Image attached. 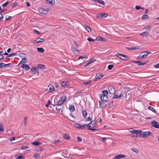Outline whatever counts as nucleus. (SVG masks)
Segmentation results:
<instances>
[{
    "label": "nucleus",
    "mask_w": 159,
    "mask_h": 159,
    "mask_svg": "<svg viewBox=\"0 0 159 159\" xmlns=\"http://www.w3.org/2000/svg\"><path fill=\"white\" fill-rule=\"evenodd\" d=\"M137 48H136V47H132L130 48H128V49L130 50H135Z\"/></svg>",
    "instance_id": "13d9d810"
},
{
    "label": "nucleus",
    "mask_w": 159,
    "mask_h": 159,
    "mask_svg": "<svg viewBox=\"0 0 159 159\" xmlns=\"http://www.w3.org/2000/svg\"><path fill=\"white\" fill-rule=\"evenodd\" d=\"M46 2L47 3H49L52 5H53L55 3L54 0H46Z\"/></svg>",
    "instance_id": "6ab92c4d"
},
{
    "label": "nucleus",
    "mask_w": 159,
    "mask_h": 159,
    "mask_svg": "<svg viewBox=\"0 0 159 159\" xmlns=\"http://www.w3.org/2000/svg\"><path fill=\"white\" fill-rule=\"evenodd\" d=\"M85 29L86 30L89 32H90L91 31L90 28L88 26H85Z\"/></svg>",
    "instance_id": "c9c22d12"
},
{
    "label": "nucleus",
    "mask_w": 159,
    "mask_h": 159,
    "mask_svg": "<svg viewBox=\"0 0 159 159\" xmlns=\"http://www.w3.org/2000/svg\"><path fill=\"white\" fill-rule=\"evenodd\" d=\"M91 83V80L89 81L88 82H84V84H90Z\"/></svg>",
    "instance_id": "e2e57ef3"
},
{
    "label": "nucleus",
    "mask_w": 159,
    "mask_h": 159,
    "mask_svg": "<svg viewBox=\"0 0 159 159\" xmlns=\"http://www.w3.org/2000/svg\"><path fill=\"white\" fill-rule=\"evenodd\" d=\"M87 40L88 41H89V42H91V41H93V42H94L95 41V39H92L91 38H87Z\"/></svg>",
    "instance_id": "8fccbe9b"
},
{
    "label": "nucleus",
    "mask_w": 159,
    "mask_h": 159,
    "mask_svg": "<svg viewBox=\"0 0 159 159\" xmlns=\"http://www.w3.org/2000/svg\"><path fill=\"white\" fill-rule=\"evenodd\" d=\"M54 90V88L53 85L51 84H50L47 87L46 90L49 92H53Z\"/></svg>",
    "instance_id": "0eeeda50"
},
{
    "label": "nucleus",
    "mask_w": 159,
    "mask_h": 159,
    "mask_svg": "<svg viewBox=\"0 0 159 159\" xmlns=\"http://www.w3.org/2000/svg\"><path fill=\"white\" fill-rule=\"evenodd\" d=\"M123 93H122V94L121 93L120 95H115L114 97L112 98H120L121 96H123Z\"/></svg>",
    "instance_id": "bb28decb"
},
{
    "label": "nucleus",
    "mask_w": 159,
    "mask_h": 159,
    "mask_svg": "<svg viewBox=\"0 0 159 159\" xmlns=\"http://www.w3.org/2000/svg\"><path fill=\"white\" fill-rule=\"evenodd\" d=\"M37 50L39 52L42 53L43 52L45 51L44 49L42 48H38Z\"/></svg>",
    "instance_id": "a878e982"
},
{
    "label": "nucleus",
    "mask_w": 159,
    "mask_h": 159,
    "mask_svg": "<svg viewBox=\"0 0 159 159\" xmlns=\"http://www.w3.org/2000/svg\"><path fill=\"white\" fill-rule=\"evenodd\" d=\"M9 1H7L6 3L2 5V7H4L7 6V5L9 4Z\"/></svg>",
    "instance_id": "ea45409f"
},
{
    "label": "nucleus",
    "mask_w": 159,
    "mask_h": 159,
    "mask_svg": "<svg viewBox=\"0 0 159 159\" xmlns=\"http://www.w3.org/2000/svg\"><path fill=\"white\" fill-rule=\"evenodd\" d=\"M148 18V16L147 15H143L142 17V19H147Z\"/></svg>",
    "instance_id": "4c0bfd02"
},
{
    "label": "nucleus",
    "mask_w": 159,
    "mask_h": 159,
    "mask_svg": "<svg viewBox=\"0 0 159 159\" xmlns=\"http://www.w3.org/2000/svg\"><path fill=\"white\" fill-rule=\"evenodd\" d=\"M29 147L25 146H22L21 147V149L22 150L26 149L29 148Z\"/></svg>",
    "instance_id": "09e8293b"
},
{
    "label": "nucleus",
    "mask_w": 159,
    "mask_h": 159,
    "mask_svg": "<svg viewBox=\"0 0 159 159\" xmlns=\"http://www.w3.org/2000/svg\"><path fill=\"white\" fill-rule=\"evenodd\" d=\"M51 104L50 101V100H48V102L47 104L46 105V106L47 107H48L49 105Z\"/></svg>",
    "instance_id": "bf43d9fd"
},
{
    "label": "nucleus",
    "mask_w": 159,
    "mask_h": 159,
    "mask_svg": "<svg viewBox=\"0 0 159 159\" xmlns=\"http://www.w3.org/2000/svg\"><path fill=\"white\" fill-rule=\"evenodd\" d=\"M82 112L83 117L85 118H86L87 116V112L84 110L82 111Z\"/></svg>",
    "instance_id": "473e14b6"
},
{
    "label": "nucleus",
    "mask_w": 159,
    "mask_h": 159,
    "mask_svg": "<svg viewBox=\"0 0 159 159\" xmlns=\"http://www.w3.org/2000/svg\"><path fill=\"white\" fill-rule=\"evenodd\" d=\"M148 54H146L145 52H143L140 53L139 56L137 57V60H140V58L143 59L146 58Z\"/></svg>",
    "instance_id": "7ed1b4c3"
},
{
    "label": "nucleus",
    "mask_w": 159,
    "mask_h": 159,
    "mask_svg": "<svg viewBox=\"0 0 159 159\" xmlns=\"http://www.w3.org/2000/svg\"><path fill=\"white\" fill-rule=\"evenodd\" d=\"M132 151H133V152H134L136 153L137 154H138L139 153V151L137 149H136L134 148V149H132Z\"/></svg>",
    "instance_id": "a19ab883"
},
{
    "label": "nucleus",
    "mask_w": 159,
    "mask_h": 159,
    "mask_svg": "<svg viewBox=\"0 0 159 159\" xmlns=\"http://www.w3.org/2000/svg\"><path fill=\"white\" fill-rule=\"evenodd\" d=\"M60 142V140H54L52 141V142L55 144H56Z\"/></svg>",
    "instance_id": "5fc2aeb1"
},
{
    "label": "nucleus",
    "mask_w": 159,
    "mask_h": 159,
    "mask_svg": "<svg viewBox=\"0 0 159 159\" xmlns=\"http://www.w3.org/2000/svg\"><path fill=\"white\" fill-rule=\"evenodd\" d=\"M12 17L11 16H9L8 17H7V16L6 17V20H11V19Z\"/></svg>",
    "instance_id": "603ef678"
},
{
    "label": "nucleus",
    "mask_w": 159,
    "mask_h": 159,
    "mask_svg": "<svg viewBox=\"0 0 159 159\" xmlns=\"http://www.w3.org/2000/svg\"><path fill=\"white\" fill-rule=\"evenodd\" d=\"M148 109L149 110H150L151 111H153V112H154V113H155L156 112V111L154 109V108H153L152 107L149 106L148 107Z\"/></svg>",
    "instance_id": "2f4dec72"
},
{
    "label": "nucleus",
    "mask_w": 159,
    "mask_h": 159,
    "mask_svg": "<svg viewBox=\"0 0 159 159\" xmlns=\"http://www.w3.org/2000/svg\"><path fill=\"white\" fill-rule=\"evenodd\" d=\"M70 137L69 135L67 134H65L64 136V138L65 139H67V140L69 139H70Z\"/></svg>",
    "instance_id": "72a5a7b5"
},
{
    "label": "nucleus",
    "mask_w": 159,
    "mask_h": 159,
    "mask_svg": "<svg viewBox=\"0 0 159 159\" xmlns=\"http://www.w3.org/2000/svg\"><path fill=\"white\" fill-rule=\"evenodd\" d=\"M107 96H104V102H107Z\"/></svg>",
    "instance_id": "4d7b16f0"
},
{
    "label": "nucleus",
    "mask_w": 159,
    "mask_h": 159,
    "mask_svg": "<svg viewBox=\"0 0 159 159\" xmlns=\"http://www.w3.org/2000/svg\"><path fill=\"white\" fill-rule=\"evenodd\" d=\"M102 94H101L102 95L107 96L108 94V92L107 91L104 90L102 91Z\"/></svg>",
    "instance_id": "c756f323"
},
{
    "label": "nucleus",
    "mask_w": 159,
    "mask_h": 159,
    "mask_svg": "<svg viewBox=\"0 0 159 159\" xmlns=\"http://www.w3.org/2000/svg\"><path fill=\"white\" fill-rule=\"evenodd\" d=\"M113 67V65H110L108 66V68L109 70H111Z\"/></svg>",
    "instance_id": "49530a36"
},
{
    "label": "nucleus",
    "mask_w": 159,
    "mask_h": 159,
    "mask_svg": "<svg viewBox=\"0 0 159 159\" xmlns=\"http://www.w3.org/2000/svg\"><path fill=\"white\" fill-rule=\"evenodd\" d=\"M35 32H36V34H40V33H41L40 32H39V31H37V30H34V32L35 33Z\"/></svg>",
    "instance_id": "69168bd1"
},
{
    "label": "nucleus",
    "mask_w": 159,
    "mask_h": 159,
    "mask_svg": "<svg viewBox=\"0 0 159 159\" xmlns=\"http://www.w3.org/2000/svg\"><path fill=\"white\" fill-rule=\"evenodd\" d=\"M96 2H98L99 3L102 4L103 5H105V2L102 0H97Z\"/></svg>",
    "instance_id": "f704fd0d"
},
{
    "label": "nucleus",
    "mask_w": 159,
    "mask_h": 159,
    "mask_svg": "<svg viewBox=\"0 0 159 159\" xmlns=\"http://www.w3.org/2000/svg\"><path fill=\"white\" fill-rule=\"evenodd\" d=\"M107 16V15L106 13H99L97 15V17L98 18H105Z\"/></svg>",
    "instance_id": "6e6552de"
},
{
    "label": "nucleus",
    "mask_w": 159,
    "mask_h": 159,
    "mask_svg": "<svg viewBox=\"0 0 159 159\" xmlns=\"http://www.w3.org/2000/svg\"><path fill=\"white\" fill-rule=\"evenodd\" d=\"M147 132H143L141 130V133H139L137 136V137H140L141 136L142 137H146V133Z\"/></svg>",
    "instance_id": "ddd939ff"
},
{
    "label": "nucleus",
    "mask_w": 159,
    "mask_h": 159,
    "mask_svg": "<svg viewBox=\"0 0 159 159\" xmlns=\"http://www.w3.org/2000/svg\"><path fill=\"white\" fill-rule=\"evenodd\" d=\"M151 28V26H148L145 27V29L146 30H148L150 29Z\"/></svg>",
    "instance_id": "338daca9"
},
{
    "label": "nucleus",
    "mask_w": 159,
    "mask_h": 159,
    "mask_svg": "<svg viewBox=\"0 0 159 159\" xmlns=\"http://www.w3.org/2000/svg\"><path fill=\"white\" fill-rule=\"evenodd\" d=\"M49 9H46L43 8H38V11L41 14H47L48 13Z\"/></svg>",
    "instance_id": "423d86ee"
},
{
    "label": "nucleus",
    "mask_w": 159,
    "mask_h": 159,
    "mask_svg": "<svg viewBox=\"0 0 159 159\" xmlns=\"http://www.w3.org/2000/svg\"><path fill=\"white\" fill-rule=\"evenodd\" d=\"M34 156L37 158H38L39 157V154L37 153H35L34 154Z\"/></svg>",
    "instance_id": "79ce46f5"
},
{
    "label": "nucleus",
    "mask_w": 159,
    "mask_h": 159,
    "mask_svg": "<svg viewBox=\"0 0 159 159\" xmlns=\"http://www.w3.org/2000/svg\"><path fill=\"white\" fill-rule=\"evenodd\" d=\"M140 35L146 36V35H149V32H145L142 33H141L140 34Z\"/></svg>",
    "instance_id": "393cba45"
},
{
    "label": "nucleus",
    "mask_w": 159,
    "mask_h": 159,
    "mask_svg": "<svg viewBox=\"0 0 159 159\" xmlns=\"http://www.w3.org/2000/svg\"><path fill=\"white\" fill-rule=\"evenodd\" d=\"M61 85L63 87H65L66 86H68L69 85V84L68 82L67 81L63 82L61 83Z\"/></svg>",
    "instance_id": "f3484780"
},
{
    "label": "nucleus",
    "mask_w": 159,
    "mask_h": 159,
    "mask_svg": "<svg viewBox=\"0 0 159 159\" xmlns=\"http://www.w3.org/2000/svg\"><path fill=\"white\" fill-rule=\"evenodd\" d=\"M37 68L40 69H43L45 68V66L44 65L40 64L37 66Z\"/></svg>",
    "instance_id": "a211bd4d"
},
{
    "label": "nucleus",
    "mask_w": 159,
    "mask_h": 159,
    "mask_svg": "<svg viewBox=\"0 0 159 159\" xmlns=\"http://www.w3.org/2000/svg\"><path fill=\"white\" fill-rule=\"evenodd\" d=\"M44 41V39L43 38H37L36 40L34 41L33 42L34 43H39L43 42Z\"/></svg>",
    "instance_id": "2eb2a0df"
},
{
    "label": "nucleus",
    "mask_w": 159,
    "mask_h": 159,
    "mask_svg": "<svg viewBox=\"0 0 159 159\" xmlns=\"http://www.w3.org/2000/svg\"><path fill=\"white\" fill-rule=\"evenodd\" d=\"M97 120L99 122H101L102 121L101 117L99 116V115L97 116Z\"/></svg>",
    "instance_id": "37998d69"
},
{
    "label": "nucleus",
    "mask_w": 159,
    "mask_h": 159,
    "mask_svg": "<svg viewBox=\"0 0 159 159\" xmlns=\"http://www.w3.org/2000/svg\"><path fill=\"white\" fill-rule=\"evenodd\" d=\"M146 132H147V133H146V137H148L149 136H153L152 133L150 131H147Z\"/></svg>",
    "instance_id": "cd10ccee"
},
{
    "label": "nucleus",
    "mask_w": 159,
    "mask_h": 159,
    "mask_svg": "<svg viewBox=\"0 0 159 159\" xmlns=\"http://www.w3.org/2000/svg\"><path fill=\"white\" fill-rule=\"evenodd\" d=\"M16 158L17 159H23L24 157L22 155H17L16 156Z\"/></svg>",
    "instance_id": "c85d7f7f"
},
{
    "label": "nucleus",
    "mask_w": 159,
    "mask_h": 159,
    "mask_svg": "<svg viewBox=\"0 0 159 159\" xmlns=\"http://www.w3.org/2000/svg\"><path fill=\"white\" fill-rule=\"evenodd\" d=\"M95 61V60L94 58L91 59L84 66L86 67V66H88L89 64H90L91 63L93 62L94 61Z\"/></svg>",
    "instance_id": "412c9836"
},
{
    "label": "nucleus",
    "mask_w": 159,
    "mask_h": 159,
    "mask_svg": "<svg viewBox=\"0 0 159 159\" xmlns=\"http://www.w3.org/2000/svg\"><path fill=\"white\" fill-rule=\"evenodd\" d=\"M95 122H93V121H92L90 123L88 124L87 125H86V126H87L89 128L88 129L91 130H95L96 129L92 128H93L95 127Z\"/></svg>",
    "instance_id": "f03ea898"
},
{
    "label": "nucleus",
    "mask_w": 159,
    "mask_h": 159,
    "mask_svg": "<svg viewBox=\"0 0 159 159\" xmlns=\"http://www.w3.org/2000/svg\"><path fill=\"white\" fill-rule=\"evenodd\" d=\"M125 157V156L122 154L117 155L114 157L113 159H120L121 158Z\"/></svg>",
    "instance_id": "9b49d317"
},
{
    "label": "nucleus",
    "mask_w": 159,
    "mask_h": 159,
    "mask_svg": "<svg viewBox=\"0 0 159 159\" xmlns=\"http://www.w3.org/2000/svg\"><path fill=\"white\" fill-rule=\"evenodd\" d=\"M66 99V97L65 95L62 96L59 100L56 103V105L57 106H61L62 104H63Z\"/></svg>",
    "instance_id": "f257e3e1"
},
{
    "label": "nucleus",
    "mask_w": 159,
    "mask_h": 159,
    "mask_svg": "<svg viewBox=\"0 0 159 159\" xmlns=\"http://www.w3.org/2000/svg\"><path fill=\"white\" fill-rule=\"evenodd\" d=\"M0 66L1 68L5 66V64L4 63H1L0 64Z\"/></svg>",
    "instance_id": "680f3d73"
},
{
    "label": "nucleus",
    "mask_w": 159,
    "mask_h": 159,
    "mask_svg": "<svg viewBox=\"0 0 159 159\" xmlns=\"http://www.w3.org/2000/svg\"><path fill=\"white\" fill-rule=\"evenodd\" d=\"M118 57H119L122 60H126L129 59V57L127 55L122 54H121L117 53L116 54Z\"/></svg>",
    "instance_id": "20e7f679"
},
{
    "label": "nucleus",
    "mask_w": 159,
    "mask_h": 159,
    "mask_svg": "<svg viewBox=\"0 0 159 159\" xmlns=\"http://www.w3.org/2000/svg\"><path fill=\"white\" fill-rule=\"evenodd\" d=\"M69 108L70 111H74L75 110V107L74 106L71 105L69 107Z\"/></svg>",
    "instance_id": "5701e85b"
},
{
    "label": "nucleus",
    "mask_w": 159,
    "mask_h": 159,
    "mask_svg": "<svg viewBox=\"0 0 159 159\" xmlns=\"http://www.w3.org/2000/svg\"><path fill=\"white\" fill-rule=\"evenodd\" d=\"M100 97L101 100L104 102V95H102L101 94L100 95Z\"/></svg>",
    "instance_id": "a18cd8bd"
},
{
    "label": "nucleus",
    "mask_w": 159,
    "mask_h": 159,
    "mask_svg": "<svg viewBox=\"0 0 159 159\" xmlns=\"http://www.w3.org/2000/svg\"><path fill=\"white\" fill-rule=\"evenodd\" d=\"M72 50L73 52H75V51H78V50L76 48H73L72 49Z\"/></svg>",
    "instance_id": "774afa93"
},
{
    "label": "nucleus",
    "mask_w": 159,
    "mask_h": 159,
    "mask_svg": "<svg viewBox=\"0 0 159 159\" xmlns=\"http://www.w3.org/2000/svg\"><path fill=\"white\" fill-rule=\"evenodd\" d=\"M31 144L35 146H37L41 144V143L37 141H36V142H32L31 143Z\"/></svg>",
    "instance_id": "aec40b11"
},
{
    "label": "nucleus",
    "mask_w": 159,
    "mask_h": 159,
    "mask_svg": "<svg viewBox=\"0 0 159 159\" xmlns=\"http://www.w3.org/2000/svg\"><path fill=\"white\" fill-rule=\"evenodd\" d=\"M80 59H83V61H85L86 59V57H80L79 58H78V60H79Z\"/></svg>",
    "instance_id": "c03bdc74"
},
{
    "label": "nucleus",
    "mask_w": 159,
    "mask_h": 159,
    "mask_svg": "<svg viewBox=\"0 0 159 159\" xmlns=\"http://www.w3.org/2000/svg\"><path fill=\"white\" fill-rule=\"evenodd\" d=\"M100 107L102 108H104L107 105L106 104L102 101H99Z\"/></svg>",
    "instance_id": "dca6fc26"
},
{
    "label": "nucleus",
    "mask_w": 159,
    "mask_h": 159,
    "mask_svg": "<svg viewBox=\"0 0 159 159\" xmlns=\"http://www.w3.org/2000/svg\"><path fill=\"white\" fill-rule=\"evenodd\" d=\"M28 120V118L26 117H25L24 119V124L25 126L27 124V121Z\"/></svg>",
    "instance_id": "58836bf2"
},
{
    "label": "nucleus",
    "mask_w": 159,
    "mask_h": 159,
    "mask_svg": "<svg viewBox=\"0 0 159 159\" xmlns=\"http://www.w3.org/2000/svg\"><path fill=\"white\" fill-rule=\"evenodd\" d=\"M17 56V54L16 53H13L12 54H10L9 56L7 57H11L14 56Z\"/></svg>",
    "instance_id": "de8ad7c7"
},
{
    "label": "nucleus",
    "mask_w": 159,
    "mask_h": 159,
    "mask_svg": "<svg viewBox=\"0 0 159 159\" xmlns=\"http://www.w3.org/2000/svg\"><path fill=\"white\" fill-rule=\"evenodd\" d=\"M109 93L111 94H113L115 92V89L112 86H110L108 88Z\"/></svg>",
    "instance_id": "9d476101"
},
{
    "label": "nucleus",
    "mask_w": 159,
    "mask_h": 159,
    "mask_svg": "<svg viewBox=\"0 0 159 159\" xmlns=\"http://www.w3.org/2000/svg\"><path fill=\"white\" fill-rule=\"evenodd\" d=\"M21 67H22L23 68H25L27 70H29L30 68L29 66L27 64H25L24 66H21Z\"/></svg>",
    "instance_id": "4be33fe9"
},
{
    "label": "nucleus",
    "mask_w": 159,
    "mask_h": 159,
    "mask_svg": "<svg viewBox=\"0 0 159 159\" xmlns=\"http://www.w3.org/2000/svg\"><path fill=\"white\" fill-rule=\"evenodd\" d=\"M107 139V138H102V141L103 142H105Z\"/></svg>",
    "instance_id": "0e129e2a"
},
{
    "label": "nucleus",
    "mask_w": 159,
    "mask_h": 159,
    "mask_svg": "<svg viewBox=\"0 0 159 159\" xmlns=\"http://www.w3.org/2000/svg\"><path fill=\"white\" fill-rule=\"evenodd\" d=\"M87 126L86 125H82L80 124L75 123L74 124L75 127L77 128H78L80 129H84L85 128V127Z\"/></svg>",
    "instance_id": "39448f33"
},
{
    "label": "nucleus",
    "mask_w": 159,
    "mask_h": 159,
    "mask_svg": "<svg viewBox=\"0 0 159 159\" xmlns=\"http://www.w3.org/2000/svg\"><path fill=\"white\" fill-rule=\"evenodd\" d=\"M77 141L78 142H81L82 141L81 138L80 137H77Z\"/></svg>",
    "instance_id": "3c124183"
},
{
    "label": "nucleus",
    "mask_w": 159,
    "mask_h": 159,
    "mask_svg": "<svg viewBox=\"0 0 159 159\" xmlns=\"http://www.w3.org/2000/svg\"><path fill=\"white\" fill-rule=\"evenodd\" d=\"M17 4L16 2H15V3H12L11 5V6L12 7H15L17 5Z\"/></svg>",
    "instance_id": "6e6d98bb"
},
{
    "label": "nucleus",
    "mask_w": 159,
    "mask_h": 159,
    "mask_svg": "<svg viewBox=\"0 0 159 159\" xmlns=\"http://www.w3.org/2000/svg\"><path fill=\"white\" fill-rule=\"evenodd\" d=\"M130 132L134 134L138 135V134L141 133V130H135L133 128L130 129Z\"/></svg>",
    "instance_id": "1a4fd4ad"
},
{
    "label": "nucleus",
    "mask_w": 159,
    "mask_h": 159,
    "mask_svg": "<svg viewBox=\"0 0 159 159\" xmlns=\"http://www.w3.org/2000/svg\"><path fill=\"white\" fill-rule=\"evenodd\" d=\"M103 77V75H102V74L98 73H97L96 75L95 81H96L100 79Z\"/></svg>",
    "instance_id": "4468645a"
},
{
    "label": "nucleus",
    "mask_w": 159,
    "mask_h": 159,
    "mask_svg": "<svg viewBox=\"0 0 159 159\" xmlns=\"http://www.w3.org/2000/svg\"><path fill=\"white\" fill-rule=\"evenodd\" d=\"M3 126L2 123L0 125V132L2 133L4 132V129L2 128Z\"/></svg>",
    "instance_id": "e433bc0d"
},
{
    "label": "nucleus",
    "mask_w": 159,
    "mask_h": 159,
    "mask_svg": "<svg viewBox=\"0 0 159 159\" xmlns=\"http://www.w3.org/2000/svg\"><path fill=\"white\" fill-rule=\"evenodd\" d=\"M105 38H102L101 37H97L96 39V40L97 41H105Z\"/></svg>",
    "instance_id": "b1692460"
},
{
    "label": "nucleus",
    "mask_w": 159,
    "mask_h": 159,
    "mask_svg": "<svg viewBox=\"0 0 159 159\" xmlns=\"http://www.w3.org/2000/svg\"><path fill=\"white\" fill-rule=\"evenodd\" d=\"M141 6H136L135 7V9L137 10H139L140 9Z\"/></svg>",
    "instance_id": "052dcab7"
},
{
    "label": "nucleus",
    "mask_w": 159,
    "mask_h": 159,
    "mask_svg": "<svg viewBox=\"0 0 159 159\" xmlns=\"http://www.w3.org/2000/svg\"><path fill=\"white\" fill-rule=\"evenodd\" d=\"M134 62L138 63V65L139 66L143 65L146 63V62H140L139 61H135Z\"/></svg>",
    "instance_id": "7c9ffc66"
},
{
    "label": "nucleus",
    "mask_w": 159,
    "mask_h": 159,
    "mask_svg": "<svg viewBox=\"0 0 159 159\" xmlns=\"http://www.w3.org/2000/svg\"><path fill=\"white\" fill-rule=\"evenodd\" d=\"M113 101H112V102H111L109 104L108 107L109 108H110L112 107V106L113 105Z\"/></svg>",
    "instance_id": "864d4df0"
},
{
    "label": "nucleus",
    "mask_w": 159,
    "mask_h": 159,
    "mask_svg": "<svg viewBox=\"0 0 159 159\" xmlns=\"http://www.w3.org/2000/svg\"><path fill=\"white\" fill-rule=\"evenodd\" d=\"M152 125L157 128H159V124L157 122L153 121L151 123Z\"/></svg>",
    "instance_id": "f8f14e48"
}]
</instances>
